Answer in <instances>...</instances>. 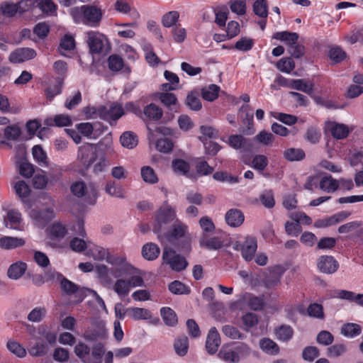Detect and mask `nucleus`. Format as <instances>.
Segmentation results:
<instances>
[{"instance_id":"3","label":"nucleus","mask_w":363,"mask_h":363,"mask_svg":"<svg viewBox=\"0 0 363 363\" xmlns=\"http://www.w3.org/2000/svg\"><path fill=\"white\" fill-rule=\"evenodd\" d=\"M177 220L175 209L167 203L163 204L155 215V223L153 231L160 233L163 230V226Z\"/></svg>"},{"instance_id":"8","label":"nucleus","mask_w":363,"mask_h":363,"mask_svg":"<svg viewBox=\"0 0 363 363\" xmlns=\"http://www.w3.org/2000/svg\"><path fill=\"white\" fill-rule=\"evenodd\" d=\"M78 157L80 159L82 164L86 168H89L97 160L96 147L94 145L89 144L86 146L80 147Z\"/></svg>"},{"instance_id":"60","label":"nucleus","mask_w":363,"mask_h":363,"mask_svg":"<svg viewBox=\"0 0 363 363\" xmlns=\"http://www.w3.org/2000/svg\"><path fill=\"white\" fill-rule=\"evenodd\" d=\"M179 18V13L177 11H172L166 13L162 19V25L166 28H170L176 26Z\"/></svg>"},{"instance_id":"19","label":"nucleus","mask_w":363,"mask_h":363,"mask_svg":"<svg viewBox=\"0 0 363 363\" xmlns=\"http://www.w3.org/2000/svg\"><path fill=\"white\" fill-rule=\"evenodd\" d=\"M104 112L103 120L108 121L111 125L112 121H117L124 114L122 106L115 104L108 108L104 106Z\"/></svg>"},{"instance_id":"48","label":"nucleus","mask_w":363,"mask_h":363,"mask_svg":"<svg viewBox=\"0 0 363 363\" xmlns=\"http://www.w3.org/2000/svg\"><path fill=\"white\" fill-rule=\"evenodd\" d=\"M137 26L135 22L117 24V26L122 28L121 30H118V35L124 38H133L135 33L131 28H136Z\"/></svg>"},{"instance_id":"36","label":"nucleus","mask_w":363,"mask_h":363,"mask_svg":"<svg viewBox=\"0 0 363 363\" xmlns=\"http://www.w3.org/2000/svg\"><path fill=\"white\" fill-rule=\"evenodd\" d=\"M228 145L235 149H248L250 147V145L247 143V139H245L241 135H232L228 138Z\"/></svg>"},{"instance_id":"20","label":"nucleus","mask_w":363,"mask_h":363,"mask_svg":"<svg viewBox=\"0 0 363 363\" xmlns=\"http://www.w3.org/2000/svg\"><path fill=\"white\" fill-rule=\"evenodd\" d=\"M21 130L17 125H8L4 128V133H0V143L6 144L11 147L9 143H6V140H17L21 136Z\"/></svg>"},{"instance_id":"25","label":"nucleus","mask_w":363,"mask_h":363,"mask_svg":"<svg viewBox=\"0 0 363 363\" xmlns=\"http://www.w3.org/2000/svg\"><path fill=\"white\" fill-rule=\"evenodd\" d=\"M113 9L123 14H129L138 17L139 13L128 0H116L113 4Z\"/></svg>"},{"instance_id":"54","label":"nucleus","mask_w":363,"mask_h":363,"mask_svg":"<svg viewBox=\"0 0 363 363\" xmlns=\"http://www.w3.org/2000/svg\"><path fill=\"white\" fill-rule=\"evenodd\" d=\"M161 102L170 110H176L177 99L172 93H162L159 97Z\"/></svg>"},{"instance_id":"29","label":"nucleus","mask_w":363,"mask_h":363,"mask_svg":"<svg viewBox=\"0 0 363 363\" xmlns=\"http://www.w3.org/2000/svg\"><path fill=\"white\" fill-rule=\"evenodd\" d=\"M128 316L135 320H145L151 319L152 314L150 311L144 308L130 307Z\"/></svg>"},{"instance_id":"61","label":"nucleus","mask_w":363,"mask_h":363,"mask_svg":"<svg viewBox=\"0 0 363 363\" xmlns=\"http://www.w3.org/2000/svg\"><path fill=\"white\" fill-rule=\"evenodd\" d=\"M48 348V344L38 342L29 348L28 352L32 357H40L47 353Z\"/></svg>"},{"instance_id":"17","label":"nucleus","mask_w":363,"mask_h":363,"mask_svg":"<svg viewBox=\"0 0 363 363\" xmlns=\"http://www.w3.org/2000/svg\"><path fill=\"white\" fill-rule=\"evenodd\" d=\"M225 220L229 226L237 228L243 223L245 220V216L240 210L237 208H231L226 212Z\"/></svg>"},{"instance_id":"12","label":"nucleus","mask_w":363,"mask_h":363,"mask_svg":"<svg viewBox=\"0 0 363 363\" xmlns=\"http://www.w3.org/2000/svg\"><path fill=\"white\" fill-rule=\"evenodd\" d=\"M325 129L333 138L338 140L345 138L350 133L349 128L346 125L333 121L326 123Z\"/></svg>"},{"instance_id":"2","label":"nucleus","mask_w":363,"mask_h":363,"mask_svg":"<svg viewBox=\"0 0 363 363\" xmlns=\"http://www.w3.org/2000/svg\"><path fill=\"white\" fill-rule=\"evenodd\" d=\"M69 14L75 23L97 27L102 19L104 11L94 4H86L70 9Z\"/></svg>"},{"instance_id":"63","label":"nucleus","mask_w":363,"mask_h":363,"mask_svg":"<svg viewBox=\"0 0 363 363\" xmlns=\"http://www.w3.org/2000/svg\"><path fill=\"white\" fill-rule=\"evenodd\" d=\"M16 194L21 199L26 198L30 193L29 186L24 181H18L13 185Z\"/></svg>"},{"instance_id":"37","label":"nucleus","mask_w":363,"mask_h":363,"mask_svg":"<svg viewBox=\"0 0 363 363\" xmlns=\"http://www.w3.org/2000/svg\"><path fill=\"white\" fill-rule=\"evenodd\" d=\"M143 113L146 118L152 121L160 119L163 114L162 110L155 104L146 106L144 108Z\"/></svg>"},{"instance_id":"10","label":"nucleus","mask_w":363,"mask_h":363,"mask_svg":"<svg viewBox=\"0 0 363 363\" xmlns=\"http://www.w3.org/2000/svg\"><path fill=\"white\" fill-rule=\"evenodd\" d=\"M221 340L220 334L215 327H212L208 330L206 340V350L207 352L213 355L218 352L220 345Z\"/></svg>"},{"instance_id":"58","label":"nucleus","mask_w":363,"mask_h":363,"mask_svg":"<svg viewBox=\"0 0 363 363\" xmlns=\"http://www.w3.org/2000/svg\"><path fill=\"white\" fill-rule=\"evenodd\" d=\"M47 311L45 307H35L28 315V320L33 323L40 322L46 315Z\"/></svg>"},{"instance_id":"21","label":"nucleus","mask_w":363,"mask_h":363,"mask_svg":"<svg viewBox=\"0 0 363 363\" xmlns=\"http://www.w3.org/2000/svg\"><path fill=\"white\" fill-rule=\"evenodd\" d=\"M104 191L110 196L118 199L125 198V189L120 184L116 183L115 181L111 180L107 182L104 186Z\"/></svg>"},{"instance_id":"13","label":"nucleus","mask_w":363,"mask_h":363,"mask_svg":"<svg viewBox=\"0 0 363 363\" xmlns=\"http://www.w3.org/2000/svg\"><path fill=\"white\" fill-rule=\"evenodd\" d=\"M4 224L6 228L16 230H23L21 214L16 210H9L6 217H4Z\"/></svg>"},{"instance_id":"42","label":"nucleus","mask_w":363,"mask_h":363,"mask_svg":"<svg viewBox=\"0 0 363 363\" xmlns=\"http://www.w3.org/2000/svg\"><path fill=\"white\" fill-rule=\"evenodd\" d=\"M106 332L101 328H88L82 337L88 342H96L105 337Z\"/></svg>"},{"instance_id":"38","label":"nucleus","mask_w":363,"mask_h":363,"mask_svg":"<svg viewBox=\"0 0 363 363\" xmlns=\"http://www.w3.org/2000/svg\"><path fill=\"white\" fill-rule=\"evenodd\" d=\"M88 255L95 260L99 261L106 259L108 262V261H112L114 259H109L108 250L100 246H94L92 248H89L88 250Z\"/></svg>"},{"instance_id":"7","label":"nucleus","mask_w":363,"mask_h":363,"mask_svg":"<svg viewBox=\"0 0 363 363\" xmlns=\"http://www.w3.org/2000/svg\"><path fill=\"white\" fill-rule=\"evenodd\" d=\"M106 43L107 39L104 35L95 31L87 33V43L91 53H100Z\"/></svg>"},{"instance_id":"27","label":"nucleus","mask_w":363,"mask_h":363,"mask_svg":"<svg viewBox=\"0 0 363 363\" xmlns=\"http://www.w3.org/2000/svg\"><path fill=\"white\" fill-rule=\"evenodd\" d=\"M235 357H237L236 363L247 358L252 353V348L246 343L239 342H233Z\"/></svg>"},{"instance_id":"53","label":"nucleus","mask_w":363,"mask_h":363,"mask_svg":"<svg viewBox=\"0 0 363 363\" xmlns=\"http://www.w3.org/2000/svg\"><path fill=\"white\" fill-rule=\"evenodd\" d=\"M220 87L216 84H211L202 89V97L208 101H213L218 96Z\"/></svg>"},{"instance_id":"52","label":"nucleus","mask_w":363,"mask_h":363,"mask_svg":"<svg viewBox=\"0 0 363 363\" xmlns=\"http://www.w3.org/2000/svg\"><path fill=\"white\" fill-rule=\"evenodd\" d=\"M172 167L174 172L180 175H186L190 169L189 163L181 159L174 160Z\"/></svg>"},{"instance_id":"1","label":"nucleus","mask_w":363,"mask_h":363,"mask_svg":"<svg viewBox=\"0 0 363 363\" xmlns=\"http://www.w3.org/2000/svg\"><path fill=\"white\" fill-rule=\"evenodd\" d=\"M108 263L114 266L111 270V275L117 278L109 289H111L119 297L128 295L131 288L144 286V280L137 268L127 262L123 257H116Z\"/></svg>"},{"instance_id":"43","label":"nucleus","mask_w":363,"mask_h":363,"mask_svg":"<svg viewBox=\"0 0 363 363\" xmlns=\"http://www.w3.org/2000/svg\"><path fill=\"white\" fill-rule=\"evenodd\" d=\"M361 331V326L356 323H346L341 328V334L349 338L359 335Z\"/></svg>"},{"instance_id":"18","label":"nucleus","mask_w":363,"mask_h":363,"mask_svg":"<svg viewBox=\"0 0 363 363\" xmlns=\"http://www.w3.org/2000/svg\"><path fill=\"white\" fill-rule=\"evenodd\" d=\"M234 343L230 342L223 345L218 353V357L227 363H236Z\"/></svg>"},{"instance_id":"35","label":"nucleus","mask_w":363,"mask_h":363,"mask_svg":"<svg viewBox=\"0 0 363 363\" xmlns=\"http://www.w3.org/2000/svg\"><path fill=\"white\" fill-rule=\"evenodd\" d=\"M174 349L177 355L185 356L189 350V340L186 336L178 337L174 342Z\"/></svg>"},{"instance_id":"26","label":"nucleus","mask_w":363,"mask_h":363,"mask_svg":"<svg viewBox=\"0 0 363 363\" xmlns=\"http://www.w3.org/2000/svg\"><path fill=\"white\" fill-rule=\"evenodd\" d=\"M27 269V264L23 262H16L12 264L8 269L7 275L11 279H18Z\"/></svg>"},{"instance_id":"11","label":"nucleus","mask_w":363,"mask_h":363,"mask_svg":"<svg viewBox=\"0 0 363 363\" xmlns=\"http://www.w3.org/2000/svg\"><path fill=\"white\" fill-rule=\"evenodd\" d=\"M199 245L208 250H218L223 247V242L219 237H211L206 233H202L199 238Z\"/></svg>"},{"instance_id":"47","label":"nucleus","mask_w":363,"mask_h":363,"mask_svg":"<svg viewBox=\"0 0 363 363\" xmlns=\"http://www.w3.org/2000/svg\"><path fill=\"white\" fill-rule=\"evenodd\" d=\"M283 155L286 160L291 162L302 160L306 155L302 149L294 147L286 149Z\"/></svg>"},{"instance_id":"50","label":"nucleus","mask_w":363,"mask_h":363,"mask_svg":"<svg viewBox=\"0 0 363 363\" xmlns=\"http://www.w3.org/2000/svg\"><path fill=\"white\" fill-rule=\"evenodd\" d=\"M7 348L12 354L19 358H23L26 356V350L17 341L9 340L7 342Z\"/></svg>"},{"instance_id":"15","label":"nucleus","mask_w":363,"mask_h":363,"mask_svg":"<svg viewBox=\"0 0 363 363\" xmlns=\"http://www.w3.org/2000/svg\"><path fill=\"white\" fill-rule=\"evenodd\" d=\"M30 216L37 225L42 227L54 218V212L51 208L43 211L33 209L30 212Z\"/></svg>"},{"instance_id":"22","label":"nucleus","mask_w":363,"mask_h":363,"mask_svg":"<svg viewBox=\"0 0 363 363\" xmlns=\"http://www.w3.org/2000/svg\"><path fill=\"white\" fill-rule=\"evenodd\" d=\"M25 243L26 241L21 238L4 236L0 238V247L6 250L22 247Z\"/></svg>"},{"instance_id":"49","label":"nucleus","mask_w":363,"mask_h":363,"mask_svg":"<svg viewBox=\"0 0 363 363\" xmlns=\"http://www.w3.org/2000/svg\"><path fill=\"white\" fill-rule=\"evenodd\" d=\"M104 111V106H87L83 110V113L86 118H97L103 119Z\"/></svg>"},{"instance_id":"31","label":"nucleus","mask_w":363,"mask_h":363,"mask_svg":"<svg viewBox=\"0 0 363 363\" xmlns=\"http://www.w3.org/2000/svg\"><path fill=\"white\" fill-rule=\"evenodd\" d=\"M160 253L159 247L154 243L149 242L143 245L142 248L143 257L147 260H154L158 257Z\"/></svg>"},{"instance_id":"41","label":"nucleus","mask_w":363,"mask_h":363,"mask_svg":"<svg viewBox=\"0 0 363 363\" xmlns=\"http://www.w3.org/2000/svg\"><path fill=\"white\" fill-rule=\"evenodd\" d=\"M273 38L285 42L286 44L290 47V45L297 43L298 35L296 33L282 31L274 33Z\"/></svg>"},{"instance_id":"46","label":"nucleus","mask_w":363,"mask_h":363,"mask_svg":"<svg viewBox=\"0 0 363 363\" xmlns=\"http://www.w3.org/2000/svg\"><path fill=\"white\" fill-rule=\"evenodd\" d=\"M294 330L289 325H282L275 329L277 338L283 342L289 341L293 336Z\"/></svg>"},{"instance_id":"6","label":"nucleus","mask_w":363,"mask_h":363,"mask_svg":"<svg viewBox=\"0 0 363 363\" xmlns=\"http://www.w3.org/2000/svg\"><path fill=\"white\" fill-rule=\"evenodd\" d=\"M233 248L241 251L242 258L246 262L252 260L257 250V242L255 237L247 236L243 243L236 242Z\"/></svg>"},{"instance_id":"24","label":"nucleus","mask_w":363,"mask_h":363,"mask_svg":"<svg viewBox=\"0 0 363 363\" xmlns=\"http://www.w3.org/2000/svg\"><path fill=\"white\" fill-rule=\"evenodd\" d=\"M112 266L113 267L111 268H108L105 264H99L96 266V271L97 276L101 280L102 285L106 288H109L111 285H112V279L110 277L111 270L114 268V266Z\"/></svg>"},{"instance_id":"30","label":"nucleus","mask_w":363,"mask_h":363,"mask_svg":"<svg viewBox=\"0 0 363 363\" xmlns=\"http://www.w3.org/2000/svg\"><path fill=\"white\" fill-rule=\"evenodd\" d=\"M35 9L39 8L41 11L48 16H55L57 5L52 0H35Z\"/></svg>"},{"instance_id":"14","label":"nucleus","mask_w":363,"mask_h":363,"mask_svg":"<svg viewBox=\"0 0 363 363\" xmlns=\"http://www.w3.org/2000/svg\"><path fill=\"white\" fill-rule=\"evenodd\" d=\"M35 55V51L31 48H19L10 54L9 60L13 63H21L33 59Z\"/></svg>"},{"instance_id":"16","label":"nucleus","mask_w":363,"mask_h":363,"mask_svg":"<svg viewBox=\"0 0 363 363\" xmlns=\"http://www.w3.org/2000/svg\"><path fill=\"white\" fill-rule=\"evenodd\" d=\"M348 216L349 213L346 212H340L330 217L316 220L314 223V226L318 228H328L343 221Z\"/></svg>"},{"instance_id":"9","label":"nucleus","mask_w":363,"mask_h":363,"mask_svg":"<svg viewBox=\"0 0 363 363\" xmlns=\"http://www.w3.org/2000/svg\"><path fill=\"white\" fill-rule=\"evenodd\" d=\"M317 267L320 272L331 274L337 270L339 264L333 257L323 255L318 259Z\"/></svg>"},{"instance_id":"44","label":"nucleus","mask_w":363,"mask_h":363,"mask_svg":"<svg viewBox=\"0 0 363 363\" xmlns=\"http://www.w3.org/2000/svg\"><path fill=\"white\" fill-rule=\"evenodd\" d=\"M143 180L147 184H154L158 182V177L154 169L150 166H144L140 169Z\"/></svg>"},{"instance_id":"32","label":"nucleus","mask_w":363,"mask_h":363,"mask_svg":"<svg viewBox=\"0 0 363 363\" xmlns=\"http://www.w3.org/2000/svg\"><path fill=\"white\" fill-rule=\"evenodd\" d=\"M291 89L311 94L313 92V84L311 81L303 79H292Z\"/></svg>"},{"instance_id":"40","label":"nucleus","mask_w":363,"mask_h":363,"mask_svg":"<svg viewBox=\"0 0 363 363\" xmlns=\"http://www.w3.org/2000/svg\"><path fill=\"white\" fill-rule=\"evenodd\" d=\"M188 230V227L182 221L177 219L172 225L169 236L172 238L178 239L185 235Z\"/></svg>"},{"instance_id":"64","label":"nucleus","mask_w":363,"mask_h":363,"mask_svg":"<svg viewBox=\"0 0 363 363\" xmlns=\"http://www.w3.org/2000/svg\"><path fill=\"white\" fill-rule=\"evenodd\" d=\"M277 67L281 72L289 74L295 68V63L290 57L282 58L277 63Z\"/></svg>"},{"instance_id":"45","label":"nucleus","mask_w":363,"mask_h":363,"mask_svg":"<svg viewBox=\"0 0 363 363\" xmlns=\"http://www.w3.org/2000/svg\"><path fill=\"white\" fill-rule=\"evenodd\" d=\"M161 316L166 325L174 326L177 323L175 312L169 307H163L160 309Z\"/></svg>"},{"instance_id":"23","label":"nucleus","mask_w":363,"mask_h":363,"mask_svg":"<svg viewBox=\"0 0 363 363\" xmlns=\"http://www.w3.org/2000/svg\"><path fill=\"white\" fill-rule=\"evenodd\" d=\"M75 354L81 359L84 363H100L94 362L90 357L91 348L88 345L82 341H79L74 349Z\"/></svg>"},{"instance_id":"57","label":"nucleus","mask_w":363,"mask_h":363,"mask_svg":"<svg viewBox=\"0 0 363 363\" xmlns=\"http://www.w3.org/2000/svg\"><path fill=\"white\" fill-rule=\"evenodd\" d=\"M79 133L88 138H95L96 137L94 131V125L91 123H80L76 125Z\"/></svg>"},{"instance_id":"51","label":"nucleus","mask_w":363,"mask_h":363,"mask_svg":"<svg viewBox=\"0 0 363 363\" xmlns=\"http://www.w3.org/2000/svg\"><path fill=\"white\" fill-rule=\"evenodd\" d=\"M222 333L232 340H242L245 335L238 328L230 325H225L222 327Z\"/></svg>"},{"instance_id":"62","label":"nucleus","mask_w":363,"mask_h":363,"mask_svg":"<svg viewBox=\"0 0 363 363\" xmlns=\"http://www.w3.org/2000/svg\"><path fill=\"white\" fill-rule=\"evenodd\" d=\"M75 43L73 37L70 35H65L61 40L59 50L61 55H65V51H69L74 48Z\"/></svg>"},{"instance_id":"56","label":"nucleus","mask_w":363,"mask_h":363,"mask_svg":"<svg viewBox=\"0 0 363 363\" xmlns=\"http://www.w3.org/2000/svg\"><path fill=\"white\" fill-rule=\"evenodd\" d=\"M253 11L260 18H266L268 16V4L265 0H257L253 4Z\"/></svg>"},{"instance_id":"34","label":"nucleus","mask_w":363,"mask_h":363,"mask_svg":"<svg viewBox=\"0 0 363 363\" xmlns=\"http://www.w3.org/2000/svg\"><path fill=\"white\" fill-rule=\"evenodd\" d=\"M320 188L323 191L332 193L339 188V182L331 176L323 177L320 181Z\"/></svg>"},{"instance_id":"4","label":"nucleus","mask_w":363,"mask_h":363,"mask_svg":"<svg viewBox=\"0 0 363 363\" xmlns=\"http://www.w3.org/2000/svg\"><path fill=\"white\" fill-rule=\"evenodd\" d=\"M70 189L75 196L83 198L87 203H95L97 199V190L92 184L87 186L83 182H76L72 184Z\"/></svg>"},{"instance_id":"5","label":"nucleus","mask_w":363,"mask_h":363,"mask_svg":"<svg viewBox=\"0 0 363 363\" xmlns=\"http://www.w3.org/2000/svg\"><path fill=\"white\" fill-rule=\"evenodd\" d=\"M162 259L164 264L169 266L174 270L180 272L186 269L188 263L185 258L177 254L170 248H164L162 253Z\"/></svg>"},{"instance_id":"59","label":"nucleus","mask_w":363,"mask_h":363,"mask_svg":"<svg viewBox=\"0 0 363 363\" xmlns=\"http://www.w3.org/2000/svg\"><path fill=\"white\" fill-rule=\"evenodd\" d=\"M248 108V106H242L239 113L242 123L247 125V128L250 130L253 126V114L249 111Z\"/></svg>"},{"instance_id":"28","label":"nucleus","mask_w":363,"mask_h":363,"mask_svg":"<svg viewBox=\"0 0 363 363\" xmlns=\"http://www.w3.org/2000/svg\"><path fill=\"white\" fill-rule=\"evenodd\" d=\"M32 155L34 160L42 167H50V163L46 152L39 145L33 146Z\"/></svg>"},{"instance_id":"39","label":"nucleus","mask_w":363,"mask_h":363,"mask_svg":"<svg viewBox=\"0 0 363 363\" xmlns=\"http://www.w3.org/2000/svg\"><path fill=\"white\" fill-rule=\"evenodd\" d=\"M259 346L263 352L269 354L275 355L279 352L278 345L269 338H263L260 340Z\"/></svg>"},{"instance_id":"33","label":"nucleus","mask_w":363,"mask_h":363,"mask_svg":"<svg viewBox=\"0 0 363 363\" xmlns=\"http://www.w3.org/2000/svg\"><path fill=\"white\" fill-rule=\"evenodd\" d=\"M120 142L123 147L133 149L138 145V136L133 132L126 131L121 135Z\"/></svg>"},{"instance_id":"55","label":"nucleus","mask_w":363,"mask_h":363,"mask_svg":"<svg viewBox=\"0 0 363 363\" xmlns=\"http://www.w3.org/2000/svg\"><path fill=\"white\" fill-rule=\"evenodd\" d=\"M67 233L65 227L60 223H53L48 230V234L51 238L60 239Z\"/></svg>"}]
</instances>
